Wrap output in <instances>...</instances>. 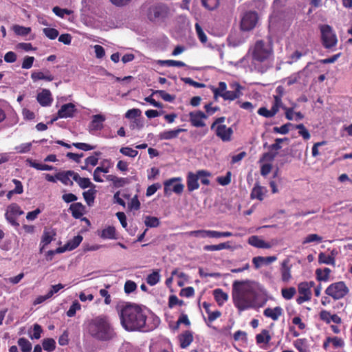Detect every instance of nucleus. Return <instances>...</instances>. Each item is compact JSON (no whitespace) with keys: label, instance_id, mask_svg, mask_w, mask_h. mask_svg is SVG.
<instances>
[{"label":"nucleus","instance_id":"79ce46f5","mask_svg":"<svg viewBox=\"0 0 352 352\" xmlns=\"http://www.w3.org/2000/svg\"><path fill=\"white\" fill-rule=\"evenodd\" d=\"M22 352H30L32 348L31 342L25 338H21L17 341Z\"/></svg>","mask_w":352,"mask_h":352},{"label":"nucleus","instance_id":"aec40b11","mask_svg":"<svg viewBox=\"0 0 352 352\" xmlns=\"http://www.w3.org/2000/svg\"><path fill=\"white\" fill-rule=\"evenodd\" d=\"M36 98L39 104L43 107L51 105L53 101L51 92L48 89H43L37 95Z\"/></svg>","mask_w":352,"mask_h":352},{"label":"nucleus","instance_id":"5701e85b","mask_svg":"<svg viewBox=\"0 0 352 352\" xmlns=\"http://www.w3.org/2000/svg\"><path fill=\"white\" fill-rule=\"evenodd\" d=\"M263 314L265 316L270 318L273 320H277L283 314V309L280 307H276L273 309L269 307L264 310Z\"/></svg>","mask_w":352,"mask_h":352},{"label":"nucleus","instance_id":"37998d69","mask_svg":"<svg viewBox=\"0 0 352 352\" xmlns=\"http://www.w3.org/2000/svg\"><path fill=\"white\" fill-rule=\"evenodd\" d=\"M230 247L229 243H222L218 245H207L204 247L206 251H219L223 249H227Z\"/></svg>","mask_w":352,"mask_h":352},{"label":"nucleus","instance_id":"9b49d317","mask_svg":"<svg viewBox=\"0 0 352 352\" xmlns=\"http://www.w3.org/2000/svg\"><path fill=\"white\" fill-rule=\"evenodd\" d=\"M232 299L239 311L242 310V281L236 280L232 287Z\"/></svg>","mask_w":352,"mask_h":352},{"label":"nucleus","instance_id":"20e7f679","mask_svg":"<svg viewBox=\"0 0 352 352\" xmlns=\"http://www.w3.org/2000/svg\"><path fill=\"white\" fill-rule=\"evenodd\" d=\"M324 292L334 300H339L344 298L348 294L349 289L343 281H340L329 285Z\"/></svg>","mask_w":352,"mask_h":352},{"label":"nucleus","instance_id":"ea45409f","mask_svg":"<svg viewBox=\"0 0 352 352\" xmlns=\"http://www.w3.org/2000/svg\"><path fill=\"white\" fill-rule=\"evenodd\" d=\"M96 194V190L94 189V188H91V189L85 191L82 193L83 197L88 206H90L94 204Z\"/></svg>","mask_w":352,"mask_h":352},{"label":"nucleus","instance_id":"a211bd4d","mask_svg":"<svg viewBox=\"0 0 352 352\" xmlns=\"http://www.w3.org/2000/svg\"><path fill=\"white\" fill-rule=\"evenodd\" d=\"M76 110L75 105L72 103L63 104L58 111V117L60 118H72Z\"/></svg>","mask_w":352,"mask_h":352},{"label":"nucleus","instance_id":"69168bd1","mask_svg":"<svg viewBox=\"0 0 352 352\" xmlns=\"http://www.w3.org/2000/svg\"><path fill=\"white\" fill-rule=\"evenodd\" d=\"M34 60H35L34 57H33V56H25L23 58V60L22 65H21V67L23 69H30L33 65Z\"/></svg>","mask_w":352,"mask_h":352},{"label":"nucleus","instance_id":"72a5a7b5","mask_svg":"<svg viewBox=\"0 0 352 352\" xmlns=\"http://www.w3.org/2000/svg\"><path fill=\"white\" fill-rule=\"evenodd\" d=\"M74 181L79 185L81 188H95V185L93 184L89 178L80 177L78 173H76Z\"/></svg>","mask_w":352,"mask_h":352},{"label":"nucleus","instance_id":"f257e3e1","mask_svg":"<svg viewBox=\"0 0 352 352\" xmlns=\"http://www.w3.org/2000/svg\"><path fill=\"white\" fill-rule=\"evenodd\" d=\"M116 309L122 326L127 331H140L145 327L146 316L138 305L122 302L117 305Z\"/></svg>","mask_w":352,"mask_h":352},{"label":"nucleus","instance_id":"39448f33","mask_svg":"<svg viewBox=\"0 0 352 352\" xmlns=\"http://www.w3.org/2000/svg\"><path fill=\"white\" fill-rule=\"evenodd\" d=\"M169 15L168 8L164 4L151 6L147 12V17L151 21L164 20Z\"/></svg>","mask_w":352,"mask_h":352},{"label":"nucleus","instance_id":"9d476101","mask_svg":"<svg viewBox=\"0 0 352 352\" xmlns=\"http://www.w3.org/2000/svg\"><path fill=\"white\" fill-rule=\"evenodd\" d=\"M211 174L206 171V170H199L197 172L196 174H194L192 173H189L187 176V187L188 190L190 192H192L195 190H197L199 188V185L198 180L199 177H201L203 176L204 177H210Z\"/></svg>","mask_w":352,"mask_h":352},{"label":"nucleus","instance_id":"e433bc0d","mask_svg":"<svg viewBox=\"0 0 352 352\" xmlns=\"http://www.w3.org/2000/svg\"><path fill=\"white\" fill-rule=\"evenodd\" d=\"M213 295L215 300L219 305H222L228 300V294L221 289H216L213 291Z\"/></svg>","mask_w":352,"mask_h":352},{"label":"nucleus","instance_id":"c85d7f7f","mask_svg":"<svg viewBox=\"0 0 352 352\" xmlns=\"http://www.w3.org/2000/svg\"><path fill=\"white\" fill-rule=\"evenodd\" d=\"M105 120L104 116L97 114L93 116L92 121L90 124V128L92 130H100L103 127V122Z\"/></svg>","mask_w":352,"mask_h":352},{"label":"nucleus","instance_id":"6e6d98bb","mask_svg":"<svg viewBox=\"0 0 352 352\" xmlns=\"http://www.w3.org/2000/svg\"><path fill=\"white\" fill-rule=\"evenodd\" d=\"M322 241V238L317 234H308L303 240L302 243H309L312 242L320 243Z\"/></svg>","mask_w":352,"mask_h":352},{"label":"nucleus","instance_id":"473e14b6","mask_svg":"<svg viewBox=\"0 0 352 352\" xmlns=\"http://www.w3.org/2000/svg\"><path fill=\"white\" fill-rule=\"evenodd\" d=\"M227 89V85L224 82H219L218 87H212V91L214 94V98L215 100L218 98V97L223 98V95L226 92Z\"/></svg>","mask_w":352,"mask_h":352},{"label":"nucleus","instance_id":"f704fd0d","mask_svg":"<svg viewBox=\"0 0 352 352\" xmlns=\"http://www.w3.org/2000/svg\"><path fill=\"white\" fill-rule=\"evenodd\" d=\"M100 236L105 239H116V229L113 226H108L104 228L100 234Z\"/></svg>","mask_w":352,"mask_h":352},{"label":"nucleus","instance_id":"8fccbe9b","mask_svg":"<svg viewBox=\"0 0 352 352\" xmlns=\"http://www.w3.org/2000/svg\"><path fill=\"white\" fill-rule=\"evenodd\" d=\"M12 30L16 34L20 36L28 35L31 32L30 28H26L19 25H14L12 27Z\"/></svg>","mask_w":352,"mask_h":352},{"label":"nucleus","instance_id":"864d4df0","mask_svg":"<svg viewBox=\"0 0 352 352\" xmlns=\"http://www.w3.org/2000/svg\"><path fill=\"white\" fill-rule=\"evenodd\" d=\"M52 11L56 16L60 18H64L65 14L69 15L73 13V11L71 10H68L66 8H60L58 6L54 7Z\"/></svg>","mask_w":352,"mask_h":352},{"label":"nucleus","instance_id":"ddd939ff","mask_svg":"<svg viewBox=\"0 0 352 352\" xmlns=\"http://www.w3.org/2000/svg\"><path fill=\"white\" fill-rule=\"evenodd\" d=\"M298 292L300 296L296 298V302L298 305L309 301L311 299V290L309 289L307 284H304L302 282L300 283L298 285Z\"/></svg>","mask_w":352,"mask_h":352},{"label":"nucleus","instance_id":"a878e982","mask_svg":"<svg viewBox=\"0 0 352 352\" xmlns=\"http://www.w3.org/2000/svg\"><path fill=\"white\" fill-rule=\"evenodd\" d=\"M179 340L180 346L182 349H185L192 343L193 340L192 333L189 331H186L179 336Z\"/></svg>","mask_w":352,"mask_h":352},{"label":"nucleus","instance_id":"58836bf2","mask_svg":"<svg viewBox=\"0 0 352 352\" xmlns=\"http://www.w3.org/2000/svg\"><path fill=\"white\" fill-rule=\"evenodd\" d=\"M157 64L161 66H168V67H184L186 64L180 60H157Z\"/></svg>","mask_w":352,"mask_h":352},{"label":"nucleus","instance_id":"e2e57ef3","mask_svg":"<svg viewBox=\"0 0 352 352\" xmlns=\"http://www.w3.org/2000/svg\"><path fill=\"white\" fill-rule=\"evenodd\" d=\"M32 147V143L28 142V143H23L20 144L19 146L15 147V150L16 153H25L30 151Z\"/></svg>","mask_w":352,"mask_h":352},{"label":"nucleus","instance_id":"f03ea898","mask_svg":"<svg viewBox=\"0 0 352 352\" xmlns=\"http://www.w3.org/2000/svg\"><path fill=\"white\" fill-rule=\"evenodd\" d=\"M87 331L93 338L102 341L112 339L115 333L107 316L100 315L89 320Z\"/></svg>","mask_w":352,"mask_h":352},{"label":"nucleus","instance_id":"603ef678","mask_svg":"<svg viewBox=\"0 0 352 352\" xmlns=\"http://www.w3.org/2000/svg\"><path fill=\"white\" fill-rule=\"evenodd\" d=\"M201 3L206 9L213 10L218 7L219 0H201Z\"/></svg>","mask_w":352,"mask_h":352},{"label":"nucleus","instance_id":"3c124183","mask_svg":"<svg viewBox=\"0 0 352 352\" xmlns=\"http://www.w3.org/2000/svg\"><path fill=\"white\" fill-rule=\"evenodd\" d=\"M295 128L298 129L299 135L302 136L304 140H307L310 138V133L303 124H297Z\"/></svg>","mask_w":352,"mask_h":352},{"label":"nucleus","instance_id":"4468645a","mask_svg":"<svg viewBox=\"0 0 352 352\" xmlns=\"http://www.w3.org/2000/svg\"><path fill=\"white\" fill-rule=\"evenodd\" d=\"M185 234L189 236L201 238H221V232L215 230H199L188 232Z\"/></svg>","mask_w":352,"mask_h":352},{"label":"nucleus","instance_id":"412c9836","mask_svg":"<svg viewBox=\"0 0 352 352\" xmlns=\"http://www.w3.org/2000/svg\"><path fill=\"white\" fill-rule=\"evenodd\" d=\"M216 135L223 141H228L232 133L231 128L226 127V125H218L215 129Z\"/></svg>","mask_w":352,"mask_h":352},{"label":"nucleus","instance_id":"a18cd8bd","mask_svg":"<svg viewBox=\"0 0 352 352\" xmlns=\"http://www.w3.org/2000/svg\"><path fill=\"white\" fill-rule=\"evenodd\" d=\"M296 293V289L294 287L287 288H283L281 289V294L285 300H291Z\"/></svg>","mask_w":352,"mask_h":352},{"label":"nucleus","instance_id":"a19ab883","mask_svg":"<svg viewBox=\"0 0 352 352\" xmlns=\"http://www.w3.org/2000/svg\"><path fill=\"white\" fill-rule=\"evenodd\" d=\"M319 263H324L327 265H335V258L331 255H327L324 252H320L318 255Z\"/></svg>","mask_w":352,"mask_h":352},{"label":"nucleus","instance_id":"bf43d9fd","mask_svg":"<svg viewBox=\"0 0 352 352\" xmlns=\"http://www.w3.org/2000/svg\"><path fill=\"white\" fill-rule=\"evenodd\" d=\"M43 32L50 39H55L58 36V31L54 28H46L43 30Z\"/></svg>","mask_w":352,"mask_h":352},{"label":"nucleus","instance_id":"bb28decb","mask_svg":"<svg viewBox=\"0 0 352 352\" xmlns=\"http://www.w3.org/2000/svg\"><path fill=\"white\" fill-rule=\"evenodd\" d=\"M69 210L74 218L79 219L84 214L85 206L81 203H74L70 205Z\"/></svg>","mask_w":352,"mask_h":352},{"label":"nucleus","instance_id":"338daca9","mask_svg":"<svg viewBox=\"0 0 352 352\" xmlns=\"http://www.w3.org/2000/svg\"><path fill=\"white\" fill-rule=\"evenodd\" d=\"M142 111L139 109H131L126 111L125 117L128 119H133L141 116Z\"/></svg>","mask_w":352,"mask_h":352},{"label":"nucleus","instance_id":"0eeeda50","mask_svg":"<svg viewBox=\"0 0 352 352\" xmlns=\"http://www.w3.org/2000/svg\"><path fill=\"white\" fill-rule=\"evenodd\" d=\"M23 213V211L18 204H11L6 208L5 218L12 226L17 228L19 226L17 218Z\"/></svg>","mask_w":352,"mask_h":352},{"label":"nucleus","instance_id":"09e8293b","mask_svg":"<svg viewBox=\"0 0 352 352\" xmlns=\"http://www.w3.org/2000/svg\"><path fill=\"white\" fill-rule=\"evenodd\" d=\"M144 223L148 228H157L160 225V220L155 217L146 216Z\"/></svg>","mask_w":352,"mask_h":352},{"label":"nucleus","instance_id":"de8ad7c7","mask_svg":"<svg viewBox=\"0 0 352 352\" xmlns=\"http://www.w3.org/2000/svg\"><path fill=\"white\" fill-rule=\"evenodd\" d=\"M43 347L45 351L51 352L56 348V342L53 338H46L43 340Z\"/></svg>","mask_w":352,"mask_h":352},{"label":"nucleus","instance_id":"49530a36","mask_svg":"<svg viewBox=\"0 0 352 352\" xmlns=\"http://www.w3.org/2000/svg\"><path fill=\"white\" fill-rule=\"evenodd\" d=\"M28 162L31 167L34 168L39 170H52L54 168L52 166L39 164L34 161H32V160H28Z\"/></svg>","mask_w":352,"mask_h":352},{"label":"nucleus","instance_id":"6ab92c4d","mask_svg":"<svg viewBox=\"0 0 352 352\" xmlns=\"http://www.w3.org/2000/svg\"><path fill=\"white\" fill-rule=\"evenodd\" d=\"M187 129L182 128H177L173 130L164 131L159 134L160 140H169L178 137L179 134L182 132H186Z\"/></svg>","mask_w":352,"mask_h":352},{"label":"nucleus","instance_id":"b1692460","mask_svg":"<svg viewBox=\"0 0 352 352\" xmlns=\"http://www.w3.org/2000/svg\"><path fill=\"white\" fill-rule=\"evenodd\" d=\"M288 261H284L280 268L281 280L285 283L289 282L292 278L291 266L288 265Z\"/></svg>","mask_w":352,"mask_h":352},{"label":"nucleus","instance_id":"cd10ccee","mask_svg":"<svg viewBox=\"0 0 352 352\" xmlns=\"http://www.w3.org/2000/svg\"><path fill=\"white\" fill-rule=\"evenodd\" d=\"M272 336L270 331L267 329H263L261 332L256 336V342L257 344H267L270 342Z\"/></svg>","mask_w":352,"mask_h":352},{"label":"nucleus","instance_id":"393cba45","mask_svg":"<svg viewBox=\"0 0 352 352\" xmlns=\"http://www.w3.org/2000/svg\"><path fill=\"white\" fill-rule=\"evenodd\" d=\"M248 243L258 248L268 249L271 248L269 243L261 239L258 236H252L248 239Z\"/></svg>","mask_w":352,"mask_h":352},{"label":"nucleus","instance_id":"4c0bfd02","mask_svg":"<svg viewBox=\"0 0 352 352\" xmlns=\"http://www.w3.org/2000/svg\"><path fill=\"white\" fill-rule=\"evenodd\" d=\"M55 234L53 230H45L41 238V244H43V246L50 244L54 239Z\"/></svg>","mask_w":352,"mask_h":352},{"label":"nucleus","instance_id":"7c9ffc66","mask_svg":"<svg viewBox=\"0 0 352 352\" xmlns=\"http://www.w3.org/2000/svg\"><path fill=\"white\" fill-rule=\"evenodd\" d=\"M267 192L265 188L256 184L251 192V197L252 199H257L260 201L263 200L264 195Z\"/></svg>","mask_w":352,"mask_h":352},{"label":"nucleus","instance_id":"423d86ee","mask_svg":"<svg viewBox=\"0 0 352 352\" xmlns=\"http://www.w3.org/2000/svg\"><path fill=\"white\" fill-rule=\"evenodd\" d=\"M321 38L322 45L325 48L330 49L337 44L336 35L333 32L329 25L321 27Z\"/></svg>","mask_w":352,"mask_h":352},{"label":"nucleus","instance_id":"2f4dec72","mask_svg":"<svg viewBox=\"0 0 352 352\" xmlns=\"http://www.w3.org/2000/svg\"><path fill=\"white\" fill-rule=\"evenodd\" d=\"M331 272V270L328 267L323 270L318 268L316 270V278L318 281L327 282L329 279Z\"/></svg>","mask_w":352,"mask_h":352},{"label":"nucleus","instance_id":"6e6552de","mask_svg":"<svg viewBox=\"0 0 352 352\" xmlns=\"http://www.w3.org/2000/svg\"><path fill=\"white\" fill-rule=\"evenodd\" d=\"M181 181L180 177H173L166 180L164 183V193L170 195L171 192H174L177 194H181L184 188V186L180 182Z\"/></svg>","mask_w":352,"mask_h":352},{"label":"nucleus","instance_id":"774afa93","mask_svg":"<svg viewBox=\"0 0 352 352\" xmlns=\"http://www.w3.org/2000/svg\"><path fill=\"white\" fill-rule=\"evenodd\" d=\"M332 314L327 310L322 309L319 313L320 319L324 322L327 324H329L331 322V317Z\"/></svg>","mask_w":352,"mask_h":352},{"label":"nucleus","instance_id":"052dcab7","mask_svg":"<svg viewBox=\"0 0 352 352\" xmlns=\"http://www.w3.org/2000/svg\"><path fill=\"white\" fill-rule=\"evenodd\" d=\"M137 289V285L134 281L132 280H126L124 284V292L127 294H129Z\"/></svg>","mask_w":352,"mask_h":352},{"label":"nucleus","instance_id":"1a4fd4ad","mask_svg":"<svg viewBox=\"0 0 352 352\" xmlns=\"http://www.w3.org/2000/svg\"><path fill=\"white\" fill-rule=\"evenodd\" d=\"M282 106L281 95L274 96V103L270 110L265 107H260L258 110V113L265 118H269L274 116L279 111L280 107Z\"/></svg>","mask_w":352,"mask_h":352},{"label":"nucleus","instance_id":"2eb2a0df","mask_svg":"<svg viewBox=\"0 0 352 352\" xmlns=\"http://www.w3.org/2000/svg\"><path fill=\"white\" fill-rule=\"evenodd\" d=\"M190 121L191 124L195 127H203L206 124L204 122L208 116L202 111H192L189 113Z\"/></svg>","mask_w":352,"mask_h":352},{"label":"nucleus","instance_id":"c9c22d12","mask_svg":"<svg viewBox=\"0 0 352 352\" xmlns=\"http://www.w3.org/2000/svg\"><path fill=\"white\" fill-rule=\"evenodd\" d=\"M32 79L35 82L38 80H45L47 81H52L54 76L47 72L46 74L41 72H34L31 74Z\"/></svg>","mask_w":352,"mask_h":352},{"label":"nucleus","instance_id":"680f3d73","mask_svg":"<svg viewBox=\"0 0 352 352\" xmlns=\"http://www.w3.org/2000/svg\"><path fill=\"white\" fill-rule=\"evenodd\" d=\"M42 332H43V329H42L41 325H39L38 324H34V328H33V333L30 334V338L32 340H34V339L38 340L41 338Z\"/></svg>","mask_w":352,"mask_h":352},{"label":"nucleus","instance_id":"c756f323","mask_svg":"<svg viewBox=\"0 0 352 352\" xmlns=\"http://www.w3.org/2000/svg\"><path fill=\"white\" fill-rule=\"evenodd\" d=\"M82 240V236L77 235L74 236L72 240L69 241L63 247H61L64 252L67 250H73L76 248Z\"/></svg>","mask_w":352,"mask_h":352},{"label":"nucleus","instance_id":"c03bdc74","mask_svg":"<svg viewBox=\"0 0 352 352\" xmlns=\"http://www.w3.org/2000/svg\"><path fill=\"white\" fill-rule=\"evenodd\" d=\"M160 280V274L159 271H154L151 274H148L146 278V283L151 285L153 286L156 285Z\"/></svg>","mask_w":352,"mask_h":352},{"label":"nucleus","instance_id":"13d9d810","mask_svg":"<svg viewBox=\"0 0 352 352\" xmlns=\"http://www.w3.org/2000/svg\"><path fill=\"white\" fill-rule=\"evenodd\" d=\"M232 173L228 171L225 176H220L217 178V182L221 186H227L231 182Z\"/></svg>","mask_w":352,"mask_h":352},{"label":"nucleus","instance_id":"7ed1b4c3","mask_svg":"<svg viewBox=\"0 0 352 352\" xmlns=\"http://www.w3.org/2000/svg\"><path fill=\"white\" fill-rule=\"evenodd\" d=\"M272 47L263 40L257 41L248 50V54L253 61L263 63L272 54Z\"/></svg>","mask_w":352,"mask_h":352},{"label":"nucleus","instance_id":"4d7b16f0","mask_svg":"<svg viewBox=\"0 0 352 352\" xmlns=\"http://www.w3.org/2000/svg\"><path fill=\"white\" fill-rule=\"evenodd\" d=\"M120 152L125 155V156H128V157H135L138 155V151L137 150H135V149H133L130 147H122L120 149Z\"/></svg>","mask_w":352,"mask_h":352},{"label":"nucleus","instance_id":"f3484780","mask_svg":"<svg viewBox=\"0 0 352 352\" xmlns=\"http://www.w3.org/2000/svg\"><path fill=\"white\" fill-rule=\"evenodd\" d=\"M230 89L227 90L226 92L223 95V98L225 100H234L239 97L241 85L238 82H234L230 85Z\"/></svg>","mask_w":352,"mask_h":352},{"label":"nucleus","instance_id":"5fc2aeb1","mask_svg":"<svg viewBox=\"0 0 352 352\" xmlns=\"http://www.w3.org/2000/svg\"><path fill=\"white\" fill-rule=\"evenodd\" d=\"M158 94L166 102H173L175 99V96H172L164 90H155L153 91L152 95Z\"/></svg>","mask_w":352,"mask_h":352},{"label":"nucleus","instance_id":"0e129e2a","mask_svg":"<svg viewBox=\"0 0 352 352\" xmlns=\"http://www.w3.org/2000/svg\"><path fill=\"white\" fill-rule=\"evenodd\" d=\"M80 309V305L78 301H74L67 311L68 317H73L76 314L77 310Z\"/></svg>","mask_w":352,"mask_h":352},{"label":"nucleus","instance_id":"f8f14e48","mask_svg":"<svg viewBox=\"0 0 352 352\" xmlns=\"http://www.w3.org/2000/svg\"><path fill=\"white\" fill-rule=\"evenodd\" d=\"M258 20V14L254 11H250L243 14V31H250L254 29Z\"/></svg>","mask_w":352,"mask_h":352},{"label":"nucleus","instance_id":"dca6fc26","mask_svg":"<svg viewBox=\"0 0 352 352\" xmlns=\"http://www.w3.org/2000/svg\"><path fill=\"white\" fill-rule=\"evenodd\" d=\"M76 173L73 170L63 171L58 173L56 175V178L65 185L72 186L73 182L72 179L74 181Z\"/></svg>","mask_w":352,"mask_h":352},{"label":"nucleus","instance_id":"4be33fe9","mask_svg":"<svg viewBox=\"0 0 352 352\" xmlns=\"http://www.w3.org/2000/svg\"><path fill=\"white\" fill-rule=\"evenodd\" d=\"M276 260V256H255L252 259V263L255 269H258L263 265L272 263Z\"/></svg>","mask_w":352,"mask_h":352}]
</instances>
